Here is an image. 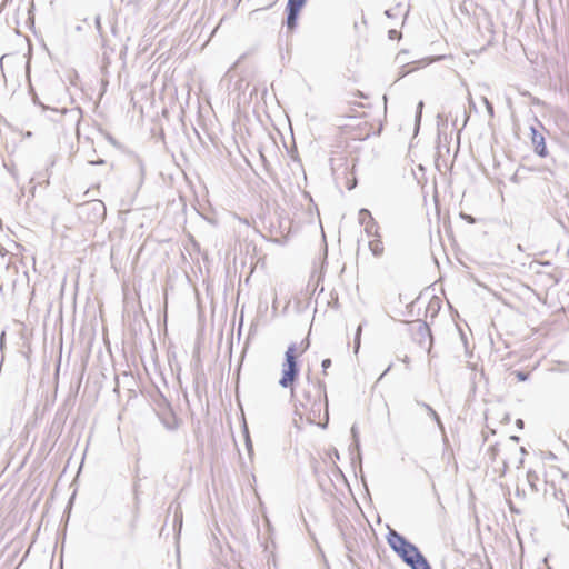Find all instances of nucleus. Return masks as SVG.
<instances>
[{
    "mask_svg": "<svg viewBox=\"0 0 569 569\" xmlns=\"http://www.w3.org/2000/svg\"><path fill=\"white\" fill-rule=\"evenodd\" d=\"M390 549L410 569H432L421 550L407 537L395 529H389L386 536Z\"/></svg>",
    "mask_w": 569,
    "mask_h": 569,
    "instance_id": "f257e3e1",
    "label": "nucleus"
},
{
    "mask_svg": "<svg viewBox=\"0 0 569 569\" xmlns=\"http://www.w3.org/2000/svg\"><path fill=\"white\" fill-rule=\"evenodd\" d=\"M298 346L291 342L284 351L281 365V377L278 381L283 389H290L291 399L295 398V385L300 376V361L297 355Z\"/></svg>",
    "mask_w": 569,
    "mask_h": 569,
    "instance_id": "f03ea898",
    "label": "nucleus"
},
{
    "mask_svg": "<svg viewBox=\"0 0 569 569\" xmlns=\"http://www.w3.org/2000/svg\"><path fill=\"white\" fill-rule=\"evenodd\" d=\"M407 323L410 326L409 330L412 340L422 349H425L428 355H430L433 345V337L429 325L421 319H417Z\"/></svg>",
    "mask_w": 569,
    "mask_h": 569,
    "instance_id": "7ed1b4c3",
    "label": "nucleus"
},
{
    "mask_svg": "<svg viewBox=\"0 0 569 569\" xmlns=\"http://www.w3.org/2000/svg\"><path fill=\"white\" fill-rule=\"evenodd\" d=\"M78 213L90 223H98L104 219L106 206L101 200L86 201L78 207Z\"/></svg>",
    "mask_w": 569,
    "mask_h": 569,
    "instance_id": "20e7f679",
    "label": "nucleus"
},
{
    "mask_svg": "<svg viewBox=\"0 0 569 569\" xmlns=\"http://www.w3.org/2000/svg\"><path fill=\"white\" fill-rule=\"evenodd\" d=\"M156 415L168 431L179 429L181 420L177 417L170 402L166 398H162L161 401L158 402Z\"/></svg>",
    "mask_w": 569,
    "mask_h": 569,
    "instance_id": "39448f33",
    "label": "nucleus"
},
{
    "mask_svg": "<svg viewBox=\"0 0 569 569\" xmlns=\"http://www.w3.org/2000/svg\"><path fill=\"white\" fill-rule=\"evenodd\" d=\"M302 397L305 401L299 400L301 407H307L308 405H311L312 409L317 406L318 410H320L322 397L325 398L326 403H328L326 383L323 381L318 380L313 385V390L302 391Z\"/></svg>",
    "mask_w": 569,
    "mask_h": 569,
    "instance_id": "423d86ee",
    "label": "nucleus"
},
{
    "mask_svg": "<svg viewBox=\"0 0 569 569\" xmlns=\"http://www.w3.org/2000/svg\"><path fill=\"white\" fill-rule=\"evenodd\" d=\"M31 93H32V101L34 104L39 106L42 108V110H50L51 112H56V113H64V116H70L72 119H74L77 122L80 121V118L82 116V111L80 108H73V109H67V108H63V109H56V108H50V107H47L44 106L39 97L37 96V93L31 89Z\"/></svg>",
    "mask_w": 569,
    "mask_h": 569,
    "instance_id": "0eeeda50",
    "label": "nucleus"
},
{
    "mask_svg": "<svg viewBox=\"0 0 569 569\" xmlns=\"http://www.w3.org/2000/svg\"><path fill=\"white\" fill-rule=\"evenodd\" d=\"M531 132V142L535 148V152L537 156L545 158L548 156V149L546 144V139L542 133H540L533 126L530 127Z\"/></svg>",
    "mask_w": 569,
    "mask_h": 569,
    "instance_id": "6e6552de",
    "label": "nucleus"
},
{
    "mask_svg": "<svg viewBox=\"0 0 569 569\" xmlns=\"http://www.w3.org/2000/svg\"><path fill=\"white\" fill-rule=\"evenodd\" d=\"M301 10L302 9L298 8V7H293L290 4L286 6V9H284L286 20L283 23L288 31H293L297 28Z\"/></svg>",
    "mask_w": 569,
    "mask_h": 569,
    "instance_id": "1a4fd4ad",
    "label": "nucleus"
},
{
    "mask_svg": "<svg viewBox=\"0 0 569 569\" xmlns=\"http://www.w3.org/2000/svg\"><path fill=\"white\" fill-rule=\"evenodd\" d=\"M361 216L368 217V222L363 224L366 234L369 238H371V237L380 238V234L378 232L379 226H378L377 221L375 220V218L372 217L371 212L368 209L362 208Z\"/></svg>",
    "mask_w": 569,
    "mask_h": 569,
    "instance_id": "9d476101",
    "label": "nucleus"
},
{
    "mask_svg": "<svg viewBox=\"0 0 569 569\" xmlns=\"http://www.w3.org/2000/svg\"><path fill=\"white\" fill-rule=\"evenodd\" d=\"M417 403L427 410L429 417L437 423V426L441 430V432L445 433V426L440 419V416L436 412V410H433V408L426 402L418 401ZM443 441H445V443H448V439H447L446 435H443Z\"/></svg>",
    "mask_w": 569,
    "mask_h": 569,
    "instance_id": "9b49d317",
    "label": "nucleus"
},
{
    "mask_svg": "<svg viewBox=\"0 0 569 569\" xmlns=\"http://www.w3.org/2000/svg\"><path fill=\"white\" fill-rule=\"evenodd\" d=\"M349 451L351 455V462L355 466L357 462L361 466L362 463V455H361V445L360 439H353L349 446Z\"/></svg>",
    "mask_w": 569,
    "mask_h": 569,
    "instance_id": "f8f14e48",
    "label": "nucleus"
},
{
    "mask_svg": "<svg viewBox=\"0 0 569 569\" xmlns=\"http://www.w3.org/2000/svg\"><path fill=\"white\" fill-rule=\"evenodd\" d=\"M369 249L375 257H381L385 250L381 237H375L373 240L369 241Z\"/></svg>",
    "mask_w": 569,
    "mask_h": 569,
    "instance_id": "ddd939ff",
    "label": "nucleus"
},
{
    "mask_svg": "<svg viewBox=\"0 0 569 569\" xmlns=\"http://www.w3.org/2000/svg\"><path fill=\"white\" fill-rule=\"evenodd\" d=\"M242 436H243V439H244V445H246V449L249 453V456H251L253 453V443H252V440H251V437H250V432H249V428H248V425L246 422V420H243V423H242Z\"/></svg>",
    "mask_w": 569,
    "mask_h": 569,
    "instance_id": "4468645a",
    "label": "nucleus"
},
{
    "mask_svg": "<svg viewBox=\"0 0 569 569\" xmlns=\"http://www.w3.org/2000/svg\"><path fill=\"white\" fill-rule=\"evenodd\" d=\"M66 419H67V413L64 412V409H58V411L56 412L53 422H52V428H57V430H59L61 432Z\"/></svg>",
    "mask_w": 569,
    "mask_h": 569,
    "instance_id": "2eb2a0df",
    "label": "nucleus"
},
{
    "mask_svg": "<svg viewBox=\"0 0 569 569\" xmlns=\"http://www.w3.org/2000/svg\"><path fill=\"white\" fill-rule=\"evenodd\" d=\"M538 480H539L538 473L535 470L529 469L527 471V481L533 491H538V487H537Z\"/></svg>",
    "mask_w": 569,
    "mask_h": 569,
    "instance_id": "dca6fc26",
    "label": "nucleus"
},
{
    "mask_svg": "<svg viewBox=\"0 0 569 569\" xmlns=\"http://www.w3.org/2000/svg\"><path fill=\"white\" fill-rule=\"evenodd\" d=\"M425 103L422 100H420L417 104L416 109V116H415V130L418 132L421 123V117H422V110H423Z\"/></svg>",
    "mask_w": 569,
    "mask_h": 569,
    "instance_id": "f3484780",
    "label": "nucleus"
},
{
    "mask_svg": "<svg viewBox=\"0 0 569 569\" xmlns=\"http://www.w3.org/2000/svg\"><path fill=\"white\" fill-rule=\"evenodd\" d=\"M511 375H513L517 378V380L521 382L527 381L530 378V372L522 370H515L511 372Z\"/></svg>",
    "mask_w": 569,
    "mask_h": 569,
    "instance_id": "a211bd4d",
    "label": "nucleus"
},
{
    "mask_svg": "<svg viewBox=\"0 0 569 569\" xmlns=\"http://www.w3.org/2000/svg\"><path fill=\"white\" fill-rule=\"evenodd\" d=\"M401 13V4H397L396 7L391 8V9H388L385 11V14L388 17V18H396L398 17L399 14Z\"/></svg>",
    "mask_w": 569,
    "mask_h": 569,
    "instance_id": "6ab92c4d",
    "label": "nucleus"
},
{
    "mask_svg": "<svg viewBox=\"0 0 569 569\" xmlns=\"http://www.w3.org/2000/svg\"><path fill=\"white\" fill-rule=\"evenodd\" d=\"M361 330H362V325H359L358 328H357L356 335H355V340H353L355 353H357L359 351V348H360Z\"/></svg>",
    "mask_w": 569,
    "mask_h": 569,
    "instance_id": "aec40b11",
    "label": "nucleus"
},
{
    "mask_svg": "<svg viewBox=\"0 0 569 569\" xmlns=\"http://www.w3.org/2000/svg\"><path fill=\"white\" fill-rule=\"evenodd\" d=\"M447 124H448V118H445L443 114L438 113V116H437L438 131L440 132L441 128L447 127Z\"/></svg>",
    "mask_w": 569,
    "mask_h": 569,
    "instance_id": "412c9836",
    "label": "nucleus"
},
{
    "mask_svg": "<svg viewBox=\"0 0 569 569\" xmlns=\"http://www.w3.org/2000/svg\"><path fill=\"white\" fill-rule=\"evenodd\" d=\"M341 536H342L346 549L348 550V552H352L353 551L352 543H351L350 539L347 537V533L343 530H341Z\"/></svg>",
    "mask_w": 569,
    "mask_h": 569,
    "instance_id": "4be33fe9",
    "label": "nucleus"
},
{
    "mask_svg": "<svg viewBox=\"0 0 569 569\" xmlns=\"http://www.w3.org/2000/svg\"><path fill=\"white\" fill-rule=\"evenodd\" d=\"M461 111H462V114H463V123H462V128L460 130H458V142L460 141V134H461V130L467 126L468 121H469V114L467 113L465 107L461 108Z\"/></svg>",
    "mask_w": 569,
    "mask_h": 569,
    "instance_id": "5701e85b",
    "label": "nucleus"
},
{
    "mask_svg": "<svg viewBox=\"0 0 569 569\" xmlns=\"http://www.w3.org/2000/svg\"><path fill=\"white\" fill-rule=\"evenodd\" d=\"M307 1L308 0H288L287 4L302 9L306 6Z\"/></svg>",
    "mask_w": 569,
    "mask_h": 569,
    "instance_id": "b1692460",
    "label": "nucleus"
},
{
    "mask_svg": "<svg viewBox=\"0 0 569 569\" xmlns=\"http://www.w3.org/2000/svg\"><path fill=\"white\" fill-rule=\"evenodd\" d=\"M101 133L104 136V138H106V139H107L111 144H113V146H116V147H118V146H119L118 141L114 139V137H113L111 133H109V132H107V131H103V130H101Z\"/></svg>",
    "mask_w": 569,
    "mask_h": 569,
    "instance_id": "393cba45",
    "label": "nucleus"
},
{
    "mask_svg": "<svg viewBox=\"0 0 569 569\" xmlns=\"http://www.w3.org/2000/svg\"><path fill=\"white\" fill-rule=\"evenodd\" d=\"M331 365H332V362H331L330 358H326L321 361V368H322L323 375H327V370H328V368L331 367Z\"/></svg>",
    "mask_w": 569,
    "mask_h": 569,
    "instance_id": "a878e982",
    "label": "nucleus"
},
{
    "mask_svg": "<svg viewBox=\"0 0 569 569\" xmlns=\"http://www.w3.org/2000/svg\"><path fill=\"white\" fill-rule=\"evenodd\" d=\"M506 502L508 505V508H509L510 512L516 513V515L521 513L520 509L515 506L512 500L506 499Z\"/></svg>",
    "mask_w": 569,
    "mask_h": 569,
    "instance_id": "bb28decb",
    "label": "nucleus"
},
{
    "mask_svg": "<svg viewBox=\"0 0 569 569\" xmlns=\"http://www.w3.org/2000/svg\"><path fill=\"white\" fill-rule=\"evenodd\" d=\"M460 218L466 220L468 223H475L476 222V218L466 213V212H460Z\"/></svg>",
    "mask_w": 569,
    "mask_h": 569,
    "instance_id": "cd10ccee",
    "label": "nucleus"
},
{
    "mask_svg": "<svg viewBox=\"0 0 569 569\" xmlns=\"http://www.w3.org/2000/svg\"><path fill=\"white\" fill-rule=\"evenodd\" d=\"M443 58H445V56H433V57L426 58V59H423L425 66H427V64H429L431 62H435V61H439V60H441Z\"/></svg>",
    "mask_w": 569,
    "mask_h": 569,
    "instance_id": "c85d7f7f",
    "label": "nucleus"
},
{
    "mask_svg": "<svg viewBox=\"0 0 569 569\" xmlns=\"http://www.w3.org/2000/svg\"><path fill=\"white\" fill-rule=\"evenodd\" d=\"M388 37H389V39H391V40L399 39V38H400V32H399V31H397L396 29H390V30L388 31Z\"/></svg>",
    "mask_w": 569,
    "mask_h": 569,
    "instance_id": "c756f323",
    "label": "nucleus"
},
{
    "mask_svg": "<svg viewBox=\"0 0 569 569\" xmlns=\"http://www.w3.org/2000/svg\"><path fill=\"white\" fill-rule=\"evenodd\" d=\"M485 100V103H486V108H487V111L488 113L493 117V113H495V110H493V106L492 103L487 99V98H483Z\"/></svg>",
    "mask_w": 569,
    "mask_h": 569,
    "instance_id": "7c9ffc66",
    "label": "nucleus"
},
{
    "mask_svg": "<svg viewBox=\"0 0 569 569\" xmlns=\"http://www.w3.org/2000/svg\"><path fill=\"white\" fill-rule=\"evenodd\" d=\"M350 431H351V438H352V440H353V439H360L359 430H358L357 425H352V427H351V430H350Z\"/></svg>",
    "mask_w": 569,
    "mask_h": 569,
    "instance_id": "2f4dec72",
    "label": "nucleus"
},
{
    "mask_svg": "<svg viewBox=\"0 0 569 569\" xmlns=\"http://www.w3.org/2000/svg\"><path fill=\"white\" fill-rule=\"evenodd\" d=\"M408 54V51L407 50H401L398 54H397V60L399 62H405V59H402L403 56H407Z\"/></svg>",
    "mask_w": 569,
    "mask_h": 569,
    "instance_id": "473e14b6",
    "label": "nucleus"
},
{
    "mask_svg": "<svg viewBox=\"0 0 569 569\" xmlns=\"http://www.w3.org/2000/svg\"><path fill=\"white\" fill-rule=\"evenodd\" d=\"M359 223L360 224H365L368 222V217L367 216H361V209L359 210Z\"/></svg>",
    "mask_w": 569,
    "mask_h": 569,
    "instance_id": "72a5a7b5",
    "label": "nucleus"
},
{
    "mask_svg": "<svg viewBox=\"0 0 569 569\" xmlns=\"http://www.w3.org/2000/svg\"><path fill=\"white\" fill-rule=\"evenodd\" d=\"M94 24H96L97 30L100 32L101 31V18H100V16L96 17Z\"/></svg>",
    "mask_w": 569,
    "mask_h": 569,
    "instance_id": "f704fd0d",
    "label": "nucleus"
},
{
    "mask_svg": "<svg viewBox=\"0 0 569 569\" xmlns=\"http://www.w3.org/2000/svg\"><path fill=\"white\" fill-rule=\"evenodd\" d=\"M516 426H517L518 429L521 430V429L525 428V421L519 418V419L516 420Z\"/></svg>",
    "mask_w": 569,
    "mask_h": 569,
    "instance_id": "c9c22d12",
    "label": "nucleus"
},
{
    "mask_svg": "<svg viewBox=\"0 0 569 569\" xmlns=\"http://www.w3.org/2000/svg\"><path fill=\"white\" fill-rule=\"evenodd\" d=\"M516 496L517 497H525L526 496V492L525 490L520 489L519 487H517L516 489Z\"/></svg>",
    "mask_w": 569,
    "mask_h": 569,
    "instance_id": "e433bc0d",
    "label": "nucleus"
},
{
    "mask_svg": "<svg viewBox=\"0 0 569 569\" xmlns=\"http://www.w3.org/2000/svg\"><path fill=\"white\" fill-rule=\"evenodd\" d=\"M392 365L390 363L387 369L381 373V376L379 377V380L382 379L388 372L389 370L391 369Z\"/></svg>",
    "mask_w": 569,
    "mask_h": 569,
    "instance_id": "4c0bfd02",
    "label": "nucleus"
},
{
    "mask_svg": "<svg viewBox=\"0 0 569 569\" xmlns=\"http://www.w3.org/2000/svg\"><path fill=\"white\" fill-rule=\"evenodd\" d=\"M90 164H103L104 163V160L103 159H99L97 161H89Z\"/></svg>",
    "mask_w": 569,
    "mask_h": 569,
    "instance_id": "58836bf2",
    "label": "nucleus"
},
{
    "mask_svg": "<svg viewBox=\"0 0 569 569\" xmlns=\"http://www.w3.org/2000/svg\"><path fill=\"white\" fill-rule=\"evenodd\" d=\"M510 440L513 441V442H519L520 441V437L519 436H510Z\"/></svg>",
    "mask_w": 569,
    "mask_h": 569,
    "instance_id": "ea45409f",
    "label": "nucleus"
},
{
    "mask_svg": "<svg viewBox=\"0 0 569 569\" xmlns=\"http://www.w3.org/2000/svg\"><path fill=\"white\" fill-rule=\"evenodd\" d=\"M54 163H56V159H54V158H52V159L50 160L49 166H50V167H53V166H54Z\"/></svg>",
    "mask_w": 569,
    "mask_h": 569,
    "instance_id": "a19ab883",
    "label": "nucleus"
},
{
    "mask_svg": "<svg viewBox=\"0 0 569 569\" xmlns=\"http://www.w3.org/2000/svg\"><path fill=\"white\" fill-rule=\"evenodd\" d=\"M543 562H545V565H546V569H551V567H550V566L548 565V562H547V558H545V559H543Z\"/></svg>",
    "mask_w": 569,
    "mask_h": 569,
    "instance_id": "79ce46f5",
    "label": "nucleus"
},
{
    "mask_svg": "<svg viewBox=\"0 0 569 569\" xmlns=\"http://www.w3.org/2000/svg\"><path fill=\"white\" fill-rule=\"evenodd\" d=\"M457 122H458V118L456 117V118L452 120V127H456V126H457Z\"/></svg>",
    "mask_w": 569,
    "mask_h": 569,
    "instance_id": "37998d69",
    "label": "nucleus"
},
{
    "mask_svg": "<svg viewBox=\"0 0 569 569\" xmlns=\"http://www.w3.org/2000/svg\"><path fill=\"white\" fill-rule=\"evenodd\" d=\"M520 451L522 455L527 453L526 449L523 447L520 448Z\"/></svg>",
    "mask_w": 569,
    "mask_h": 569,
    "instance_id": "c03bdc74",
    "label": "nucleus"
},
{
    "mask_svg": "<svg viewBox=\"0 0 569 569\" xmlns=\"http://www.w3.org/2000/svg\"><path fill=\"white\" fill-rule=\"evenodd\" d=\"M403 361H405L406 363H408V362H409V357H408V356H406V357H405V359H403Z\"/></svg>",
    "mask_w": 569,
    "mask_h": 569,
    "instance_id": "a18cd8bd",
    "label": "nucleus"
},
{
    "mask_svg": "<svg viewBox=\"0 0 569 569\" xmlns=\"http://www.w3.org/2000/svg\"><path fill=\"white\" fill-rule=\"evenodd\" d=\"M76 30H77V31H81V30H82L81 26H77V27H76Z\"/></svg>",
    "mask_w": 569,
    "mask_h": 569,
    "instance_id": "49530a36",
    "label": "nucleus"
},
{
    "mask_svg": "<svg viewBox=\"0 0 569 569\" xmlns=\"http://www.w3.org/2000/svg\"><path fill=\"white\" fill-rule=\"evenodd\" d=\"M333 456H336L337 458H339V453H338V451H337V450H335Z\"/></svg>",
    "mask_w": 569,
    "mask_h": 569,
    "instance_id": "de8ad7c7",
    "label": "nucleus"
},
{
    "mask_svg": "<svg viewBox=\"0 0 569 569\" xmlns=\"http://www.w3.org/2000/svg\"><path fill=\"white\" fill-rule=\"evenodd\" d=\"M506 468H507V462L505 461L503 462V472H506Z\"/></svg>",
    "mask_w": 569,
    "mask_h": 569,
    "instance_id": "09e8293b",
    "label": "nucleus"
},
{
    "mask_svg": "<svg viewBox=\"0 0 569 569\" xmlns=\"http://www.w3.org/2000/svg\"><path fill=\"white\" fill-rule=\"evenodd\" d=\"M361 481L363 482V485L366 486V479L363 476H361Z\"/></svg>",
    "mask_w": 569,
    "mask_h": 569,
    "instance_id": "8fccbe9b",
    "label": "nucleus"
},
{
    "mask_svg": "<svg viewBox=\"0 0 569 569\" xmlns=\"http://www.w3.org/2000/svg\"><path fill=\"white\" fill-rule=\"evenodd\" d=\"M178 520L177 511L174 512V522Z\"/></svg>",
    "mask_w": 569,
    "mask_h": 569,
    "instance_id": "3c124183",
    "label": "nucleus"
},
{
    "mask_svg": "<svg viewBox=\"0 0 569 569\" xmlns=\"http://www.w3.org/2000/svg\"><path fill=\"white\" fill-rule=\"evenodd\" d=\"M308 347H309V342H307V345L305 346L303 351L307 350Z\"/></svg>",
    "mask_w": 569,
    "mask_h": 569,
    "instance_id": "603ef678",
    "label": "nucleus"
},
{
    "mask_svg": "<svg viewBox=\"0 0 569 569\" xmlns=\"http://www.w3.org/2000/svg\"><path fill=\"white\" fill-rule=\"evenodd\" d=\"M50 119H51L52 121H58V119H56L54 117H50Z\"/></svg>",
    "mask_w": 569,
    "mask_h": 569,
    "instance_id": "864d4df0",
    "label": "nucleus"
},
{
    "mask_svg": "<svg viewBox=\"0 0 569 569\" xmlns=\"http://www.w3.org/2000/svg\"><path fill=\"white\" fill-rule=\"evenodd\" d=\"M355 186L351 184V186H348V190H351Z\"/></svg>",
    "mask_w": 569,
    "mask_h": 569,
    "instance_id": "5fc2aeb1",
    "label": "nucleus"
},
{
    "mask_svg": "<svg viewBox=\"0 0 569 569\" xmlns=\"http://www.w3.org/2000/svg\"><path fill=\"white\" fill-rule=\"evenodd\" d=\"M56 114H57V113H56V112H53V113H52V117H56ZM58 114H62V113H61V112H59Z\"/></svg>",
    "mask_w": 569,
    "mask_h": 569,
    "instance_id": "6e6d98bb",
    "label": "nucleus"
},
{
    "mask_svg": "<svg viewBox=\"0 0 569 569\" xmlns=\"http://www.w3.org/2000/svg\"><path fill=\"white\" fill-rule=\"evenodd\" d=\"M0 293L2 295V284H0Z\"/></svg>",
    "mask_w": 569,
    "mask_h": 569,
    "instance_id": "4d7b16f0",
    "label": "nucleus"
}]
</instances>
